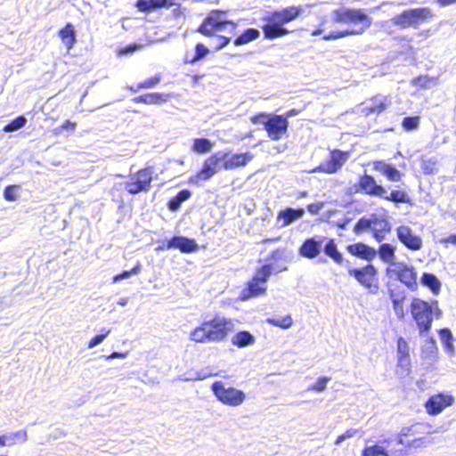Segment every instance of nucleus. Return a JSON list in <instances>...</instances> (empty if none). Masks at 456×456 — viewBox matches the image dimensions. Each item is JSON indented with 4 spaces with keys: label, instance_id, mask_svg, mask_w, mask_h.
Returning a JSON list of instances; mask_svg holds the SVG:
<instances>
[{
    "label": "nucleus",
    "instance_id": "35",
    "mask_svg": "<svg viewBox=\"0 0 456 456\" xmlns=\"http://www.w3.org/2000/svg\"><path fill=\"white\" fill-rule=\"evenodd\" d=\"M259 36L260 33L256 28H248L245 29L240 35L234 38L233 44L236 46L243 45L257 39Z\"/></svg>",
    "mask_w": 456,
    "mask_h": 456
},
{
    "label": "nucleus",
    "instance_id": "47",
    "mask_svg": "<svg viewBox=\"0 0 456 456\" xmlns=\"http://www.w3.org/2000/svg\"><path fill=\"white\" fill-rule=\"evenodd\" d=\"M210 53L209 49L202 43H197L195 45V53L190 63L196 62L200 60L204 59Z\"/></svg>",
    "mask_w": 456,
    "mask_h": 456
},
{
    "label": "nucleus",
    "instance_id": "48",
    "mask_svg": "<svg viewBox=\"0 0 456 456\" xmlns=\"http://www.w3.org/2000/svg\"><path fill=\"white\" fill-rule=\"evenodd\" d=\"M419 125V117H405L402 121V126L405 131H411L418 128Z\"/></svg>",
    "mask_w": 456,
    "mask_h": 456
},
{
    "label": "nucleus",
    "instance_id": "56",
    "mask_svg": "<svg viewBox=\"0 0 456 456\" xmlns=\"http://www.w3.org/2000/svg\"><path fill=\"white\" fill-rule=\"evenodd\" d=\"M76 128V123L71 122L70 120H65L61 126L56 128V133L61 130H69L70 132H74Z\"/></svg>",
    "mask_w": 456,
    "mask_h": 456
},
{
    "label": "nucleus",
    "instance_id": "52",
    "mask_svg": "<svg viewBox=\"0 0 456 456\" xmlns=\"http://www.w3.org/2000/svg\"><path fill=\"white\" fill-rule=\"evenodd\" d=\"M421 169L425 175H432L436 170V161L433 159L423 160Z\"/></svg>",
    "mask_w": 456,
    "mask_h": 456
},
{
    "label": "nucleus",
    "instance_id": "28",
    "mask_svg": "<svg viewBox=\"0 0 456 456\" xmlns=\"http://www.w3.org/2000/svg\"><path fill=\"white\" fill-rule=\"evenodd\" d=\"M321 249L322 240H317L315 238H307L303 241L298 252L301 256L313 259L320 255Z\"/></svg>",
    "mask_w": 456,
    "mask_h": 456
},
{
    "label": "nucleus",
    "instance_id": "31",
    "mask_svg": "<svg viewBox=\"0 0 456 456\" xmlns=\"http://www.w3.org/2000/svg\"><path fill=\"white\" fill-rule=\"evenodd\" d=\"M397 362L398 365H410V347L408 342L403 337L397 338Z\"/></svg>",
    "mask_w": 456,
    "mask_h": 456
},
{
    "label": "nucleus",
    "instance_id": "43",
    "mask_svg": "<svg viewBox=\"0 0 456 456\" xmlns=\"http://www.w3.org/2000/svg\"><path fill=\"white\" fill-rule=\"evenodd\" d=\"M362 456H389V454L383 446L375 444L370 446H365L362 451Z\"/></svg>",
    "mask_w": 456,
    "mask_h": 456
},
{
    "label": "nucleus",
    "instance_id": "17",
    "mask_svg": "<svg viewBox=\"0 0 456 456\" xmlns=\"http://www.w3.org/2000/svg\"><path fill=\"white\" fill-rule=\"evenodd\" d=\"M454 397L450 394L438 393L431 395L424 406L428 414L435 416L441 413L445 408L452 405Z\"/></svg>",
    "mask_w": 456,
    "mask_h": 456
},
{
    "label": "nucleus",
    "instance_id": "53",
    "mask_svg": "<svg viewBox=\"0 0 456 456\" xmlns=\"http://www.w3.org/2000/svg\"><path fill=\"white\" fill-rule=\"evenodd\" d=\"M139 270H140V265H137L134 267H133L131 270L123 271L122 273L117 274L116 276H114L113 281H118L120 280L126 279V278L130 277L132 274H136L139 272Z\"/></svg>",
    "mask_w": 456,
    "mask_h": 456
},
{
    "label": "nucleus",
    "instance_id": "63",
    "mask_svg": "<svg viewBox=\"0 0 456 456\" xmlns=\"http://www.w3.org/2000/svg\"><path fill=\"white\" fill-rule=\"evenodd\" d=\"M126 356V353H119V352H114L112 353L109 358L114 359V358H125Z\"/></svg>",
    "mask_w": 456,
    "mask_h": 456
},
{
    "label": "nucleus",
    "instance_id": "22",
    "mask_svg": "<svg viewBox=\"0 0 456 456\" xmlns=\"http://www.w3.org/2000/svg\"><path fill=\"white\" fill-rule=\"evenodd\" d=\"M346 249L351 256L369 262L377 256L376 249L363 242L349 244Z\"/></svg>",
    "mask_w": 456,
    "mask_h": 456
},
{
    "label": "nucleus",
    "instance_id": "61",
    "mask_svg": "<svg viewBox=\"0 0 456 456\" xmlns=\"http://www.w3.org/2000/svg\"><path fill=\"white\" fill-rule=\"evenodd\" d=\"M349 222H350L349 218H345V219L338 221L336 223V225H337V227H338L340 229H345L346 227V225L349 224Z\"/></svg>",
    "mask_w": 456,
    "mask_h": 456
},
{
    "label": "nucleus",
    "instance_id": "37",
    "mask_svg": "<svg viewBox=\"0 0 456 456\" xmlns=\"http://www.w3.org/2000/svg\"><path fill=\"white\" fill-rule=\"evenodd\" d=\"M390 298L393 304V309L395 313V315L399 319H403L404 317V301H405V295L403 294H395V292H390Z\"/></svg>",
    "mask_w": 456,
    "mask_h": 456
},
{
    "label": "nucleus",
    "instance_id": "3",
    "mask_svg": "<svg viewBox=\"0 0 456 456\" xmlns=\"http://www.w3.org/2000/svg\"><path fill=\"white\" fill-rule=\"evenodd\" d=\"M233 330L234 324L231 319L216 315L191 330L189 338L196 344L222 343L227 340Z\"/></svg>",
    "mask_w": 456,
    "mask_h": 456
},
{
    "label": "nucleus",
    "instance_id": "51",
    "mask_svg": "<svg viewBox=\"0 0 456 456\" xmlns=\"http://www.w3.org/2000/svg\"><path fill=\"white\" fill-rule=\"evenodd\" d=\"M110 330H105L104 333L98 334L92 338L88 342V348H93L99 345L100 343H102L104 340V338L110 334Z\"/></svg>",
    "mask_w": 456,
    "mask_h": 456
},
{
    "label": "nucleus",
    "instance_id": "6",
    "mask_svg": "<svg viewBox=\"0 0 456 456\" xmlns=\"http://www.w3.org/2000/svg\"><path fill=\"white\" fill-rule=\"evenodd\" d=\"M354 188V193L379 198L395 204H408L411 202L410 195L406 191L396 189L387 193L386 188L379 184L374 176L368 174L360 175Z\"/></svg>",
    "mask_w": 456,
    "mask_h": 456
},
{
    "label": "nucleus",
    "instance_id": "34",
    "mask_svg": "<svg viewBox=\"0 0 456 456\" xmlns=\"http://www.w3.org/2000/svg\"><path fill=\"white\" fill-rule=\"evenodd\" d=\"M324 253L327 256L331 258L336 264L341 265L344 262V257L338 248V245L334 239H330L324 246Z\"/></svg>",
    "mask_w": 456,
    "mask_h": 456
},
{
    "label": "nucleus",
    "instance_id": "29",
    "mask_svg": "<svg viewBox=\"0 0 456 456\" xmlns=\"http://www.w3.org/2000/svg\"><path fill=\"white\" fill-rule=\"evenodd\" d=\"M305 214L304 208H286L277 213V220L281 222L282 226H288L296 220L301 218Z\"/></svg>",
    "mask_w": 456,
    "mask_h": 456
},
{
    "label": "nucleus",
    "instance_id": "13",
    "mask_svg": "<svg viewBox=\"0 0 456 456\" xmlns=\"http://www.w3.org/2000/svg\"><path fill=\"white\" fill-rule=\"evenodd\" d=\"M348 273L369 292L377 293L379 289L378 269L372 264H368L360 268H351L348 270Z\"/></svg>",
    "mask_w": 456,
    "mask_h": 456
},
{
    "label": "nucleus",
    "instance_id": "27",
    "mask_svg": "<svg viewBox=\"0 0 456 456\" xmlns=\"http://www.w3.org/2000/svg\"><path fill=\"white\" fill-rule=\"evenodd\" d=\"M373 169L379 172L391 182H400L403 177V174L396 167L390 164H387L384 160L374 161Z\"/></svg>",
    "mask_w": 456,
    "mask_h": 456
},
{
    "label": "nucleus",
    "instance_id": "54",
    "mask_svg": "<svg viewBox=\"0 0 456 456\" xmlns=\"http://www.w3.org/2000/svg\"><path fill=\"white\" fill-rule=\"evenodd\" d=\"M357 433L356 429H347L345 433L338 436L335 441V444H339L344 440L353 437Z\"/></svg>",
    "mask_w": 456,
    "mask_h": 456
},
{
    "label": "nucleus",
    "instance_id": "36",
    "mask_svg": "<svg viewBox=\"0 0 456 456\" xmlns=\"http://www.w3.org/2000/svg\"><path fill=\"white\" fill-rule=\"evenodd\" d=\"M161 81V75L156 74L151 77L144 79L142 82H139L135 85H133L128 87L129 91L132 93H137L142 89H151L154 88L157 85H159Z\"/></svg>",
    "mask_w": 456,
    "mask_h": 456
},
{
    "label": "nucleus",
    "instance_id": "55",
    "mask_svg": "<svg viewBox=\"0 0 456 456\" xmlns=\"http://www.w3.org/2000/svg\"><path fill=\"white\" fill-rule=\"evenodd\" d=\"M323 202L318 201L314 203L308 204L306 206V209L309 213L313 215H316L320 212V210L323 208Z\"/></svg>",
    "mask_w": 456,
    "mask_h": 456
},
{
    "label": "nucleus",
    "instance_id": "49",
    "mask_svg": "<svg viewBox=\"0 0 456 456\" xmlns=\"http://www.w3.org/2000/svg\"><path fill=\"white\" fill-rule=\"evenodd\" d=\"M436 81L435 77H431L428 75L419 76L414 78L413 84L421 88H428L429 85Z\"/></svg>",
    "mask_w": 456,
    "mask_h": 456
},
{
    "label": "nucleus",
    "instance_id": "38",
    "mask_svg": "<svg viewBox=\"0 0 456 456\" xmlns=\"http://www.w3.org/2000/svg\"><path fill=\"white\" fill-rule=\"evenodd\" d=\"M213 148V142L208 138H195L191 150L198 154H206Z\"/></svg>",
    "mask_w": 456,
    "mask_h": 456
},
{
    "label": "nucleus",
    "instance_id": "33",
    "mask_svg": "<svg viewBox=\"0 0 456 456\" xmlns=\"http://www.w3.org/2000/svg\"><path fill=\"white\" fill-rule=\"evenodd\" d=\"M231 342L234 346L242 348L253 345L255 338L249 331L240 330L232 337Z\"/></svg>",
    "mask_w": 456,
    "mask_h": 456
},
{
    "label": "nucleus",
    "instance_id": "14",
    "mask_svg": "<svg viewBox=\"0 0 456 456\" xmlns=\"http://www.w3.org/2000/svg\"><path fill=\"white\" fill-rule=\"evenodd\" d=\"M211 389L216 397L225 405L239 406L246 399V395L243 391L232 387H227L220 380L214 382Z\"/></svg>",
    "mask_w": 456,
    "mask_h": 456
},
{
    "label": "nucleus",
    "instance_id": "18",
    "mask_svg": "<svg viewBox=\"0 0 456 456\" xmlns=\"http://www.w3.org/2000/svg\"><path fill=\"white\" fill-rule=\"evenodd\" d=\"M170 248H177L182 253L189 254L197 251L199 246L193 239L174 236L170 240H166L158 249L165 250Z\"/></svg>",
    "mask_w": 456,
    "mask_h": 456
},
{
    "label": "nucleus",
    "instance_id": "42",
    "mask_svg": "<svg viewBox=\"0 0 456 456\" xmlns=\"http://www.w3.org/2000/svg\"><path fill=\"white\" fill-rule=\"evenodd\" d=\"M438 333H439L441 341H442L444 348L447 351L453 353V351H454L453 338H452V334L451 330L447 328H444V329H440L438 330Z\"/></svg>",
    "mask_w": 456,
    "mask_h": 456
},
{
    "label": "nucleus",
    "instance_id": "16",
    "mask_svg": "<svg viewBox=\"0 0 456 456\" xmlns=\"http://www.w3.org/2000/svg\"><path fill=\"white\" fill-rule=\"evenodd\" d=\"M222 151H217L207 158L201 168L195 175V181H207L211 178L222 167Z\"/></svg>",
    "mask_w": 456,
    "mask_h": 456
},
{
    "label": "nucleus",
    "instance_id": "21",
    "mask_svg": "<svg viewBox=\"0 0 456 456\" xmlns=\"http://www.w3.org/2000/svg\"><path fill=\"white\" fill-rule=\"evenodd\" d=\"M418 433L419 432L416 430V425L404 427L401 429L397 436V443L408 448H418L425 446L427 444L425 437H414L411 441L406 439L407 436H416Z\"/></svg>",
    "mask_w": 456,
    "mask_h": 456
},
{
    "label": "nucleus",
    "instance_id": "60",
    "mask_svg": "<svg viewBox=\"0 0 456 456\" xmlns=\"http://www.w3.org/2000/svg\"><path fill=\"white\" fill-rule=\"evenodd\" d=\"M442 242L444 244H453L456 245V234H452L447 238L442 240Z\"/></svg>",
    "mask_w": 456,
    "mask_h": 456
},
{
    "label": "nucleus",
    "instance_id": "12",
    "mask_svg": "<svg viewBox=\"0 0 456 456\" xmlns=\"http://www.w3.org/2000/svg\"><path fill=\"white\" fill-rule=\"evenodd\" d=\"M153 169L146 167L128 175L124 183L125 190L132 195L147 192L151 186Z\"/></svg>",
    "mask_w": 456,
    "mask_h": 456
},
{
    "label": "nucleus",
    "instance_id": "64",
    "mask_svg": "<svg viewBox=\"0 0 456 456\" xmlns=\"http://www.w3.org/2000/svg\"><path fill=\"white\" fill-rule=\"evenodd\" d=\"M322 32H323V30H322V29H321V28H317V29L314 30V31L312 32V34H311V35H312V36H314V37H315V36H319V35H321Z\"/></svg>",
    "mask_w": 456,
    "mask_h": 456
},
{
    "label": "nucleus",
    "instance_id": "26",
    "mask_svg": "<svg viewBox=\"0 0 456 456\" xmlns=\"http://www.w3.org/2000/svg\"><path fill=\"white\" fill-rule=\"evenodd\" d=\"M172 96V94L152 92L135 96L132 99V102L135 104L161 105L167 102Z\"/></svg>",
    "mask_w": 456,
    "mask_h": 456
},
{
    "label": "nucleus",
    "instance_id": "23",
    "mask_svg": "<svg viewBox=\"0 0 456 456\" xmlns=\"http://www.w3.org/2000/svg\"><path fill=\"white\" fill-rule=\"evenodd\" d=\"M373 238L380 242L391 231V224L387 218L372 215L371 230Z\"/></svg>",
    "mask_w": 456,
    "mask_h": 456
},
{
    "label": "nucleus",
    "instance_id": "5",
    "mask_svg": "<svg viewBox=\"0 0 456 456\" xmlns=\"http://www.w3.org/2000/svg\"><path fill=\"white\" fill-rule=\"evenodd\" d=\"M302 12L303 8L299 5H290L267 12L262 18L264 24L261 29L265 38L273 40L289 35L290 31L285 28V25L297 20Z\"/></svg>",
    "mask_w": 456,
    "mask_h": 456
},
{
    "label": "nucleus",
    "instance_id": "10",
    "mask_svg": "<svg viewBox=\"0 0 456 456\" xmlns=\"http://www.w3.org/2000/svg\"><path fill=\"white\" fill-rule=\"evenodd\" d=\"M434 17L429 7L412 8L403 11L394 16L392 23L400 28H418Z\"/></svg>",
    "mask_w": 456,
    "mask_h": 456
},
{
    "label": "nucleus",
    "instance_id": "4",
    "mask_svg": "<svg viewBox=\"0 0 456 456\" xmlns=\"http://www.w3.org/2000/svg\"><path fill=\"white\" fill-rule=\"evenodd\" d=\"M302 12L303 8L299 5H290L267 12L262 18L264 24L261 29L265 38L273 40L289 35L290 31L285 28V25L297 20Z\"/></svg>",
    "mask_w": 456,
    "mask_h": 456
},
{
    "label": "nucleus",
    "instance_id": "41",
    "mask_svg": "<svg viewBox=\"0 0 456 456\" xmlns=\"http://www.w3.org/2000/svg\"><path fill=\"white\" fill-rule=\"evenodd\" d=\"M266 322L272 326L278 327L283 330L289 329L293 324V320L290 314H287L281 318H267Z\"/></svg>",
    "mask_w": 456,
    "mask_h": 456
},
{
    "label": "nucleus",
    "instance_id": "15",
    "mask_svg": "<svg viewBox=\"0 0 456 456\" xmlns=\"http://www.w3.org/2000/svg\"><path fill=\"white\" fill-rule=\"evenodd\" d=\"M350 158V151L334 149L330 151L329 157L319 166L314 168L313 172H319L332 175L338 172Z\"/></svg>",
    "mask_w": 456,
    "mask_h": 456
},
{
    "label": "nucleus",
    "instance_id": "8",
    "mask_svg": "<svg viewBox=\"0 0 456 456\" xmlns=\"http://www.w3.org/2000/svg\"><path fill=\"white\" fill-rule=\"evenodd\" d=\"M412 319L415 321L420 334L428 333L431 328L434 320V314L438 318L441 311L423 299L414 297L410 305Z\"/></svg>",
    "mask_w": 456,
    "mask_h": 456
},
{
    "label": "nucleus",
    "instance_id": "2",
    "mask_svg": "<svg viewBox=\"0 0 456 456\" xmlns=\"http://www.w3.org/2000/svg\"><path fill=\"white\" fill-rule=\"evenodd\" d=\"M332 20L334 23L350 25L351 27L346 29L328 33L322 37L325 41L338 40L346 37L362 35L372 25V19L363 9L360 8L333 10Z\"/></svg>",
    "mask_w": 456,
    "mask_h": 456
},
{
    "label": "nucleus",
    "instance_id": "32",
    "mask_svg": "<svg viewBox=\"0 0 456 456\" xmlns=\"http://www.w3.org/2000/svg\"><path fill=\"white\" fill-rule=\"evenodd\" d=\"M395 246L390 243H382L379 245V248L376 250L377 255H379L380 260L388 265L394 264L395 258Z\"/></svg>",
    "mask_w": 456,
    "mask_h": 456
},
{
    "label": "nucleus",
    "instance_id": "11",
    "mask_svg": "<svg viewBox=\"0 0 456 456\" xmlns=\"http://www.w3.org/2000/svg\"><path fill=\"white\" fill-rule=\"evenodd\" d=\"M386 274L399 281L411 291L418 289V273L416 268L403 261H397L386 267Z\"/></svg>",
    "mask_w": 456,
    "mask_h": 456
},
{
    "label": "nucleus",
    "instance_id": "40",
    "mask_svg": "<svg viewBox=\"0 0 456 456\" xmlns=\"http://www.w3.org/2000/svg\"><path fill=\"white\" fill-rule=\"evenodd\" d=\"M421 282L431 289L434 294H438L441 289V283L437 277L433 273H424L421 276Z\"/></svg>",
    "mask_w": 456,
    "mask_h": 456
},
{
    "label": "nucleus",
    "instance_id": "58",
    "mask_svg": "<svg viewBox=\"0 0 456 456\" xmlns=\"http://www.w3.org/2000/svg\"><path fill=\"white\" fill-rule=\"evenodd\" d=\"M12 436L20 442H25L28 439V435L26 430L21 429L12 434Z\"/></svg>",
    "mask_w": 456,
    "mask_h": 456
},
{
    "label": "nucleus",
    "instance_id": "20",
    "mask_svg": "<svg viewBox=\"0 0 456 456\" xmlns=\"http://www.w3.org/2000/svg\"><path fill=\"white\" fill-rule=\"evenodd\" d=\"M396 235L398 240L411 250L421 249L423 243L419 235L413 233L412 230L407 225H400L396 228Z\"/></svg>",
    "mask_w": 456,
    "mask_h": 456
},
{
    "label": "nucleus",
    "instance_id": "50",
    "mask_svg": "<svg viewBox=\"0 0 456 456\" xmlns=\"http://www.w3.org/2000/svg\"><path fill=\"white\" fill-rule=\"evenodd\" d=\"M330 378L328 377H320L317 379L316 382L309 387V390L314 392H322L325 390L327 383L330 381Z\"/></svg>",
    "mask_w": 456,
    "mask_h": 456
},
{
    "label": "nucleus",
    "instance_id": "44",
    "mask_svg": "<svg viewBox=\"0 0 456 456\" xmlns=\"http://www.w3.org/2000/svg\"><path fill=\"white\" fill-rule=\"evenodd\" d=\"M371 222L372 215L370 217H361L354 226V232L359 235L367 230H371Z\"/></svg>",
    "mask_w": 456,
    "mask_h": 456
},
{
    "label": "nucleus",
    "instance_id": "7",
    "mask_svg": "<svg viewBox=\"0 0 456 456\" xmlns=\"http://www.w3.org/2000/svg\"><path fill=\"white\" fill-rule=\"evenodd\" d=\"M253 124H260L271 141L276 142L283 138L289 129V120L283 115L258 112L250 118Z\"/></svg>",
    "mask_w": 456,
    "mask_h": 456
},
{
    "label": "nucleus",
    "instance_id": "45",
    "mask_svg": "<svg viewBox=\"0 0 456 456\" xmlns=\"http://www.w3.org/2000/svg\"><path fill=\"white\" fill-rule=\"evenodd\" d=\"M20 191V185L10 184L4 189V199L6 201H16L19 199V192Z\"/></svg>",
    "mask_w": 456,
    "mask_h": 456
},
{
    "label": "nucleus",
    "instance_id": "62",
    "mask_svg": "<svg viewBox=\"0 0 456 456\" xmlns=\"http://www.w3.org/2000/svg\"><path fill=\"white\" fill-rule=\"evenodd\" d=\"M441 6H447L456 3V0H436Z\"/></svg>",
    "mask_w": 456,
    "mask_h": 456
},
{
    "label": "nucleus",
    "instance_id": "25",
    "mask_svg": "<svg viewBox=\"0 0 456 456\" xmlns=\"http://www.w3.org/2000/svg\"><path fill=\"white\" fill-rule=\"evenodd\" d=\"M178 0H137L135 7L138 11L149 13L159 9H168L177 4Z\"/></svg>",
    "mask_w": 456,
    "mask_h": 456
},
{
    "label": "nucleus",
    "instance_id": "57",
    "mask_svg": "<svg viewBox=\"0 0 456 456\" xmlns=\"http://www.w3.org/2000/svg\"><path fill=\"white\" fill-rule=\"evenodd\" d=\"M138 48H139V46L137 45H134H134H127L126 47L120 48L118 50V54L119 55L127 54V53L134 52Z\"/></svg>",
    "mask_w": 456,
    "mask_h": 456
},
{
    "label": "nucleus",
    "instance_id": "59",
    "mask_svg": "<svg viewBox=\"0 0 456 456\" xmlns=\"http://www.w3.org/2000/svg\"><path fill=\"white\" fill-rule=\"evenodd\" d=\"M300 111H301L300 110L293 108V109L289 110L283 115V117H286V120H288L289 118L298 115L300 113Z\"/></svg>",
    "mask_w": 456,
    "mask_h": 456
},
{
    "label": "nucleus",
    "instance_id": "39",
    "mask_svg": "<svg viewBox=\"0 0 456 456\" xmlns=\"http://www.w3.org/2000/svg\"><path fill=\"white\" fill-rule=\"evenodd\" d=\"M191 191L186 189L178 191L175 196H174L168 200V208L172 211L177 210L182 202L187 200L191 197Z\"/></svg>",
    "mask_w": 456,
    "mask_h": 456
},
{
    "label": "nucleus",
    "instance_id": "30",
    "mask_svg": "<svg viewBox=\"0 0 456 456\" xmlns=\"http://www.w3.org/2000/svg\"><path fill=\"white\" fill-rule=\"evenodd\" d=\"M58 35L67 51H69L74 47L77 42L76 30L71 23H67L62 28H61Z\"/></svg>",
    "mask_w": 456,
    "mask_h": 456
},
{
    "label": "nucleus",
    "instance_id": "46",
    "mask_svg": "<svg viewBox=\"0 0 456 456\" xmlns=\"http://www.w3.org/2000/svg\"><path fill=\"white\" fill-rule=\"evenodd\" d=\"M27 123V119L23 116H19L10 121L7 125H5L3 128L4 132L10 133L14 132L22 128Z\"/></svg>",
    "mask_w": 456,
    "mask_h": 456
},
{
    "label": "nucleus",
    "instance_id": "24",
    "mask_svg": "<svg viewBox=\"0 0 456 456\" xmlns=\"http://www.w3.org/2000/svg\"><path fill=\"white\" fill-rule=\"evenodd\" d=\"M371 105L364 107L362 110V113L364 117H370L372 115H379L384 112L390 105V100L387 96L377 94L372 96L370 99Z\"/></svg>",
    "mask_w": 456,
    "mask_h": 456
},
{
    "label": "nucleus",
    "instance_id": "1",
    "mask_svg": "<svg viewBox=\"0 0 456 456\" xmlns=\"http://www.w3.org/2000/svg\"><path fill=\"white\" fill-rule=\"evenodd\" d=\"M227 11L214 9L208 12L196 31L206 37H216L217 45L216 50L227 46L232 37L236 34L238 23L226 19Z\"/></svg>",
    "mask_w": 456,
    "mask_h": 456
},
{
    "label": "nucleus",
    "instance_id": "9",
    "mask_svg": "<svg viewBox=\"0 0 456 456\" xmlns=\"http://www.w3.org/2000/svg\"><path fill=\"white\" fill-rule=\"evenodd\" d=\"M273 265L270 264H265L256 268L253 277L241 290L240 297L242 300H247L265 295L267 290L266 283L273 273Z\"/></svg>",
    "mask_w": 456,
    "mask_h": 456
},
{
    "label": "nucleus",
    "instance_id": "19",
    "mask_svg": "<svg viewBox=\"0 0 456 456\" xmlns=\"http://www.w3.org/2000/svg\"><path fill=\"white\" fill-rule=\"evenodd\" d=\"M224 159H222V167L224 170H233L247 166L253 159L254 154L247 151L244 153H234L222 151Z\"/></svg>",
    "mask_w": 456,
    "mask_h": 456
}]
</instances>
